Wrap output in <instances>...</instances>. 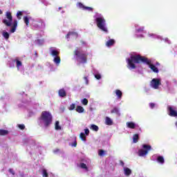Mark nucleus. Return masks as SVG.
Wrapping results in <instances>:
<instances>
[{
	"label": "nucleus",
	"instance_id": "f257e3e1",
	"mask_svg": "<svg viewBox=\"0 0 177 177\" xmlns=\"http://www.w3.org/2000/svg\"><path fill=\"white\" fill-rule=\"evenodd\" d=\"M127 67L130 70H135V68H136V64L143 63L144 64L149 66V68H151L153 73H158V68L156 67L154 64H152L151 60L145 56L140 55H131L130 58L127 59Z\"/></svg>",
	"mask_w": 177,
	"mask_h": 177
},
{
	"label": "nucleus",
	"instance_id": "f03ea898",
	"mask_svg": "<svg viewBox=\"0 0 177 177\" xmlns=\"http://www.w3.org/2000/svg\"><path fill=\"white\" fill-rule=\"evenodd\" d=\"M52 114L50 112L47 111H44L41 112L40 120L43 122L45 127H49L52 124Z\"/></svg>",
	"mask_w": 177,
	"mask_h": 177
},
{
	"label": "nucleus",
	"instance_id": "7ed1b4c3",
	"mask_svg": "<svg viewBox=\"0 0 177 177\" xmlns=\"http://www.w3.org/2000/svg\"><path fill=\"white\" fill-rule=\"evenodd\" d=\"M97 27L104 32H108L107 27H106V19L103 17H97L95 19Z\"/></svg>",
	"mask_w": 177,
	"mask_h": 177
},
{
	"label": "nucleus",
	"instance_id": "20e7f679",
	"mask_svg": "<svg viewBox=\"0 0 177 177\" xmlns=\"http://www.w3.org/2000/svg\"><path fill=\"white\" fill-rule=\"evenodd\" d=\"M75 56H77L78 57V60H80V62L85 64L88 62V54L84 53L81 51H80L78 49H76L73 52Z\"/></svg>",
	"mask_w": 177,
	"mask_h": 177
},
{
	"label": "nucleus",
	"instance_id": "39448f33",
	"mask_svg": "<svg viewBox=\"0 0 177 177\" xmlns=\"http://www.w3.org/2000/svg\"><path fill=\"white\" fill-rule=\"evenodd\" d=\"M6 19H3L2 22L5 26H7V27H10L12 26V23H13V17H12V12H7L6 13Z\"/></svg>",
	"mask_w": 177,
	"mask_h": 177
},
{
	"label": "nucleus",
	"instance_id": "423d86ee",
	"mask_svg": "<svg viewBox=\"0 0 177 177\" xmlns=\"http://www.w3.org/2000/svg\"><path fill=\"white\" fill-rule=\"evenodd\" d=\"M142 147L145 149H140L138 151L139 157H145V156L147 155L149 151L151 150V146L147 145H143Z\"/></svg>",
	"mask_w": 177,
	"mask_h": 177
},
{
	"label": "nucleus",
	"instance_id": "0eeeda50",
	"mask_svg": "<svg viewBox=\"0 0 177 177\" xmlns=\"http://www.w3.org/2000/svg\"><path fill=\"white\" fill-rule=\"evenodd\" d=\"M161 85V80L160 79L153 78L151 81V86L153 89H158V87Z\"/></svg>",
	"mask_w": 177,
	"mask_h": 177
},
{
	"label": "nucleus",
	"instance_id": "6e6552de",
	"mask_svg": "<svg viewBox=\"0 0 177 177\" xmlns=\"http://www.w3.org/2000/svg\"><path fill=\"white\" fill-rule=\"evenodd\" d=\"M167 110L169 111V115L170 117H177V111H175L174 108H172V106H168Z\"/></svg>",
	"mask_w": 177,
	"mask_h": 177
},
{
	"label": "nucleus",
	"instance_id": "1a4fd4ad",
	"mask_svg": "<svg viewBox=\"0 0 177 177\" xmlns=\"http://www.w3.org/2000/svg\"><path fill=\"white\" fill-rule=\"evenodd\" d=\"M58 95L59 97H66V96H67V93L64 88H62L59 90Z\"/></svg>",
	"mask_w": 177,
	"mask_h": 177
},
{
	"label": "nucleus",
	"instance_id": "9d476101",
	"mask_svg": "<svg viewBox=\"0 0 177 177\" xmlns=\"http://www.w3.org/2000/svg\"><path fill=\"white\" fill-rule=\"evenodd\" d=\"M111 114H116L117 115H121V113H120V109L117 106L113 107V109L111 111Z\"/></svg>",
	"mask_w": 177,
	"mask_h": 177
},
{
	"label": "nucleus",
	"instance_id": "9b49d317",
	"mask_svg": "<svg viewBox=\"0 0 177 177\" xmlns=\"http://www.w3.org/2000/svg\"><path fill=\"white\" fill-rule=\"evenodd\" d=\"M126 124L127 128H130V129H135L136 128V124L133 122H127Z\"/></svg>",
	"mask_w": 177,
	"mask_h": 177
},
{
	"label": "nucleus",
	"instance_id": "f8f14e48",
	"mask_svg": "<svg viewBox=\"0 0 177 177\" xmlns=\"http://www.w3.org/2000/svg\"><path fill=\"white\" fill-rule=\"evenodd\" d=\"M73 35V37H75V38L78 37V33H77V32H68V34L66 35V38L68 39L70 38V36Z\"/></svg>",
	"mask_w": 177,
	"mask_h": 177
},
{
	"label": "nucleus",
	"instance_id": "ddd939ff",
	"mask_svg": "<svg viewBox=\"0 0 177 177\" xmlns=\"http://www.w3.org/2000/svg\"><path fill=\"white\" fill-rule=\"evenodd\" d=\"M16 28H17V20H14L13 25L11 28L10 32H15L16 31Z\"/></svg>",
	"mask_w": 177,
	"mask_h": 177
},
{
	"label": "nucleus",
	"instance_id": "4468645a",
	"mask_svg": "<svg viewBox=\"0 0 177 177\" xmlns=\"http://www.w3.org/2000/svg\"><path fill=\"white\" fill-rule=\"evenodd\" d=\"M114 44H115V40H114L113 39H111L106 41V46L108 47H110V46H113Z\"/></svg>",
	"mask_w": 177,
	"mask_h": 177
},
{
	"label": "nucleus",
	"instance_id": "2eb2a0df",
	"mask_svg": "<svg viewBox=\"0 0 177 177\" xmlns=\"http://www.w3.org/2000/svg\"><path fill=\"white\" fill-rule=\"evenodd\" d=\"M105 124L106 125H113V120L109 117L105 118Z\"/></svg>",
	"mask_w": 177,
	"mask_h": 177
},
{
	"label": "nucleus",
	"instance_id": "dca6fc26",
	"mask_svg": "<svg viewBox=\"0 0 177 177\" xmlns=\"http://www.w3.org/2000/svg\"><path fill=\"white\" fill-rule=\"evenodd\" d=\"M124 175L126 176H129V175H131V174H132V170H131L129 168L126 167L124 169Z\"/></svg>",
	"mask_w": 177,
	"mask_h": 177
},
{
	"label": "nucleus",
	"instance_id": "f3484780",
	"mask_svg": "<svg viewBox=\"0 0 177 177\" xmlns=\"http://www.w3.org/2000/svg\"><path fill=\"white\" fill-rule=\"evenodd\" d=\"M53 62L55 63V64H57V66H59L60 64V62H62V59H60V57L57 56L54 57Z\"/></svg>",
	"mask_w": 177,
	"mask_h": 177
},
{
	"label": "nucleus",
	"instance_id": "a211bd4d",
	"mask_svg": "<svg viewBox=\"0 0 177 177\" xmlns=\"http://www.w3.org/2000/svg\"><path fill=\"white\" fill-rule=\"evenodd\" d=\"M115 93L116 94V95L118 96V99H121L122 97V91L117 89L115 91Z\"/></svg>",
	"mask_w": 177,
	"mask_h": 177
},
{
	"label": "nucleus",
	"instance_id": "6ab92c4d",
	"mask_svg": "<svg viewBox=\"0 0 177 177\" xmlns=\"http://www.w3.org/2000/svg\"><path fill=\"white\" fill-rule=\"evenodd\" d=\"M139 140V134H134L133 136V143H138Z\"/></svg>",
	"mask_w": 177,
	"mask_h": 177
},
{
	"label": "nucleus",
	"instance_id": "aec40b11",
	"mask_svg": "<svg viewBox=\"0 0 177 177\" xmlns=\"http://www.w3.org/2000/svg\"><path fill=\"white\" fill-rule=\"evenodd\" d=\"M59 54L60 52L57 51V50H52L50 53L51 56H55V57L59 56Z\"/></svg>",
	"mask_w": 177,
	"mask_h": 177
},
{
	"label": "nucleus",
	"instance_id": "412c9836",
	"mask_svg": "<svg viewBox=\"0 0 177 177\" xmlns=\"http://www.w3.org/2000/svg\"><path fill=\"white\" fill-rule=\"evenodd\" d=\"M9 133V131L0 129V136H5Z\"/></svg>",
	"mask_w": 177,
	"mask_h": 177
},
{
	"label": "nucleus",
	"instance_id": "4be33fe9",
	"mask_svg": "<svg viewBox=\"0 0 177 177\" xmlns=\"http://www.w3.org/2000/svg\"><path fill=\"white\" fill-rule=\"evenodd\" d=\"M14 62H16V63H17V70H20V67H21L23 64L19 59H15Z\"/></svg>",
	"mask_w": 177,
	"mask_h": 177
},
{
	"label": "nucleus",
	"instance_id": "5701e85b",
	"mask_svg": "<svg viewBox=\"0 0 177 177\" xmlns=\"http://www.w3.org/2000/svg\"><path fill=\"white\" fill-rule=\"evenodd\" d=\"M76 111L77 113H84V111H85V109H84V107L81 106H77L76 108Z\"/></svg>",
	"mask_w": 177,
	"mask_h": 177
},
{
	"label": "nucleus",
	"instance_id": "b1692460",
	"mask_svg": "<svg viewBox=\"0 0 177 177\" xmlns=\"http://www.w3.org/2000/svg\"><path fill=\"white\" fill-rule=\"evenodd\" d=\"M24 21L26 26H28V25L30 24V19L28 18V17H24Z\"/></svg>",
	"mask_w": 177,
	"mask_h": 177
},
{
	"label": "nucleus",
	"instance_id": "393cba45",
	"mask_svg": "<svg viewBox=\"0 0 177 177\" xmlns=\"http://www.w3.org/2000/svg\"><path fill=\"white\" fill-rule=\"evenodd\" d=\"M90 129H92V131H95V132H97V131H99V127L95 124H91Z\"/></svg>",
	"mask_w": 177,
	"mask_h": 177
},
{
	"label": "nucleus",
	"instance_id": "a878e982",
	"mask_svg": "<svg viewBox=\"0 0 177 177\" xmlns=\"http://www.w3.org/2000/svg\"><path fill=\"white\" fill-rule=\"evenodd\" d=\"M2 35H3V38H5V39H8L10 37L9 32H8L5 30L3 31Z\"/></svg>",
	"mask_w": 177,
	"mask_h": 177
},
{
	"label": "nucleus",
	"instance_id": "bb28decb",
	"mask_svg": "<svg viewBox=\"0 0 177 177\" xmlns=\"http://www.w3.org/2000/svg\"><path fill=\"white\" fill-rule=\"evenodd\" d=\"M157 161H158V162H160V164H164V162H165L164 157L158 156L157 158Z\"/></svg>",
	"mask_w": 177,
	"mask_h": 177
},
{
	"label": "nucleus",
	"instance_id": "cd10ccee",
	"mask_svg": "<svg viewBox=\"0 0 177 177\" xmlns=\"http://www.w3.org/2000/svg\"><path fill=\"white\" fill-rule=\"evenodd\" d=\"M77 6L80 9H82V10H84L85 9V6H84V4H82V3H81V2H78L77 3Z\"/></svg>",
	"mask_w": 177,
	"mask_h": 177
},
{
	"label": "nucleus",
	"instance_id": "c85d7f7f",
	"mask_svg": "<svg viewBox=\"0 0 177 177\" xmlns=\"http://www.w3.org/2000/svg\"><path fill=\"white\" fill-rule=\"evenodd\" d=\"M59 121L55 122V129H56V131L62 130V127H60V125H59Z\"/></svg>",
	"mask_w": 177,
	"mask_h": 177
},
{
	"label": "nucleus",
	"instance_id": "c756f323",
	"mask_svg": "<svg viewBox=\"0 0 177 177\" xmlns=\"http://www.w3.org/2000/svg\"><path fill=\"white\" fill-rule=\"evenodd\" d=\"M80 139H82V140H83V142H85V140H86V136H85V133H80Z\"/></svg>",
	"mask_w": 177,
	"mask_h": 177
},
{
	"label": "nucleus",
	"instance_id": "7c9ffc66",
	"mask_svg": "<svg viewBox=\"0 0 177 177\" xmlns=\"http://www.w3.org/2000/svg\"><path fill=\"white\" fill-rule=\"evenodd\" d=\"M106 151L103 149H100L98 151V156H100V157H103V156H104Z\"/></svg>",
	"mask_w": 177,
	"mask_h": 177
},
{
	"label": "nucleus",
	"instance_id": "2f4dec72",
	"mask_svg": "<svg viewBox=\"0 0 177 177\" xmlns=\"http://www.w3.org/2000/svg\"><path fill=\"white\" fill-rule=\"evenodd\" d=\"M20 16H23V12L21 11H18L17 13V17L19 20H21V17Z\"/></svg>",
	"mask_w": 177,
	"mask_h": 177
},
{
	"label": "nucleus",
	"instance_id": "473e14b6",
	"mask_svg": "<svg viewBox=\"0 0 177 177\" xmlns=\"http://www.w3.org/2000/svg\"><path fill=\"white\" fill-rule=\"evenodd\" d=\"M80 168L88 171V167L86 166V164H85V163H80Z\"/></svg>",
	"mask_w": 177,
	"mask_h": 177
},
{
	"label": "nucleus",
	"instance_id": "72a5a7b5",
	"mask_svg": "<svg viewBox=\"0 0 177 177\" xmlns=\"http://www.w3.org/2000/svg\"><path fill=\"white\" fill-rule=\"evenodd\" d=\"M42 176H43V177H48V176H49V175L48 174V171H46V169H44L42 170Z\"/></svg>",
	"mask_w": 177,
	"mask_h": 177
},
{
	"label": "nucleus",
	"instance_id": "f704fd0d",
	"mask_svg": "<svg viewBox=\"0 0 177 177\" xmlns=\"http://www.w3.org/2000/svg\"><path fill=\"white\" fill-rule=\"evenodd\" d=\"M84 10H88V12H93V8L92 7H84Z\"/></svg>",
	"mask_w": 177,
	"mask_h": 177
},
{
	"label": "nucleus",
	"instance_id": "c9c22d12",
	"mask_svg": "<svg viewBox=\"0 0 177 177\" xmlns=\"http://www.w3.org/2000/svg\"><path fill=\"white\" fill-rule=\"evenodd\" d=\"M82 104H84V106H87L88 105V99L84 98L82 100Z\"/></svg>",
	"mask_w": 177,
	"mask_h": 177
},
{
	"label": "nucleus",
	"instance_id": "e433bc0d",
	"mask_svg": "<svg viewBox=\"0 0 177 177\" xmlns=\"http://www.w3.org/2000/svg\"><path fill=\"white\" fill-rule=\"evenodd\" d=\"M18 128H19V129H21V131H23L24 129H26V126L24 124H18Z\"/></svg>",
	"mask_w": 177,
	"mask_h": 177
},
{
	"label": "nucleus",
	"instance_id": "4c0bfd02",
	"mask_svg": "<svg viewBox=\"0 0 177 177\" xmlns=\"http://www.w3.org/2000/svg\"><path fill=\"white\" fill-rule=\"evenodd\" d=\"M74 109H75V104H71V106H69L68 110L72 111V110H74Z\"/></svg>",
	"mask_w": 177,
	"mask_h": 177
},
{
	"label": "nucleus",
	"instance_id": "58836bf2",
	"mask_svg": "<svg viewBox=\"0 0 177 177\" xmlns=\"http://www.w3.org/2000/svg\"><path fill=\"white\" fill-rule=\"evenodd\" d=\"M95 78H96V80H100L102 78V75H100V74H96L95 75Z\"/></svg>",
	"mask_w": 177,
	"mask_h": 177
},
{
	"label": "nucleus",
	"instance_id": "ea45409f",
	"mask_svg": "<svg viewBox=\"0 0 177 177\" xmlns=\"http://www.w3.org/2000/svg\"><path fill=\"white\" fill-rule=\"evenodd\" d=\"M149 106L151 109H154V107H156V104L151 102L149 103Z\"/></svg>",
	"mask_w": 177,
	"mask_h": 177
},
{
	"label": "nucleus",
	"instance_id": "a19ab883",
	"mask_svg": "<svg viewBox=\"0 0 177 177\" xmlns=\"http://www.w3.org/2000/svg\"><path fill=\"white\" fill-rule=\"evenodd\" d=\"M84 133H85V135H86V136H88V135H89V129H85Z\"/></svg>",
	"mask_w": 177,
	"mask_h": 177
},
{
	"label": "nucleus",
	"instance_id": "79ce46f5",
	"mask_svg": "<svg viewBox=\"0 0 177 177\" xmlns=\"http://www.w3.org/2000/svg\"><path fill=\"white\" fill-rule=\"evenodd\" d=\"M84 80H85L86 85H88V84H89V80H88V77L85 76L84 77Z\"/></svg>",
	"mask_w": 177,
	"mask_h": 177
},
{
	"label": "nucleus",
	"instance_id": "37998d69",
	"mask_svg": "<svg viewBox=\"0 0 177 177\" xmlns=\"http://www.w3.org/2000/svg\"><path fill=\"white\" fill-rule=\"evenodd\" d=\"M8 171L10 172V174H12V175H15V171L13 170V169H9Z\"/></svg>",
	"mask_w": 177,
	"mask_h": 177
},
{
	"label": "nucleus",
	"instance_id": "c03bdc74",
	"mask_svg": "<svg viewBox=\"0 0 177 177\" xmlns=\"http://www.w3.org/2000/svg\"><path fill=\"white\" fill-rule=\"evenodd\" d=\"M73 147H77V140H75L73 144H71Z\"/></svg>",
	"mask_w": 177,
	"mask_h": 177
},
{
	"label": "nucleus",
	"instance_id": "a18cd8bd",
	"mask_svg": "<svg viewBox=\"0 0 177 177\" xmlns=\"http://www.w3.org/2000/svg\"><path fill=\"white\" fill-rule=\"evenodd\" d=\"M143 30H145V28H140L137 29L138 32H142V31H143Z\"/></svg>",
	"mask_w": 177,
	"mask_h": 177
},
{
	"label": "nucleus",
	"instance_id": "49530a36",
	"mask_svg": "<svg viewBox=\"0 0 177 177\" xmlns=\"http://www.w3.org/2000/svg\"><path fill=\"white\" fill-rule=\"evenodd\" d=\"M120 164L122 167H124V165H125V164L124 163V162L122 160L120 161Z\"/></svg>",
	"mask_w": 177,
	"mask_h": 177
},
{
	"label": "nucleus",
	"instance_id": "de8ad7c7",
	"mask_svg": "<svg viewBox=\"0 0 177 177\" xmlns=\"http://www.w3.org/2000/svg\"><path fill=\"white\" fill-rule=\"evenodd\" d=\"M35 55L36 57H37V56H38V53H37V51L35 52Z\"/></svg>",
	"mask_w": 177,
	"mask_h": 177
},
{
	"label": "nucleus",
	"instance_id": "09e8293b",
	"mask_svg": "<svg viewBox=\"0 0 177 177\" xmlns=\"http://www.w3.org/2000/svg\"><path fill=\"white\" fill-rule=\"evenodd\" d=\"M3 13V12H2L1 10H0V15H2Z\"/></svg>",
	"mask_w": 177,
	"mask_h": 177
},
{
	"label": "nucleus",
	"instance_id": "8fccbe9b",
	"mask_svg": "<svg viewBox=\"0 0 177 177\" xmlns=\"http://www.w3.org/2000/svg\"><path fill=\"white\" fill-rule=\"evenodd\" d=\"M156 65L157 66H160V64L158 62V63H156Z\"/></svg>",
	"mask_w": 177,
	"mask_h": 177
},
{
	"label": "nucleus",
	"instance_id": "3c124183",
	"mask_svg": "<svg viewBox=\"0 0 177 177\" xmlns=\"http://www.w3.org/2000/svg\"><path fill=\"white\" fill-rule=\"evenodd\" d=\"M57 151H59V149H57Z\"/></svg>",
	"mask_w": 177,
	"mask_h": 177
}]
</instances>
